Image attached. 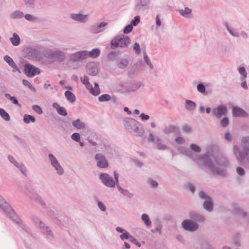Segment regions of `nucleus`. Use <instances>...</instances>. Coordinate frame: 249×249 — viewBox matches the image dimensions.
<instances>
[{"instance_id":"14","label":"nucleus","mask_w":249,"mask_h":249,"mask_svg":"<svg viewBox=\"0 0 249 249\" xmlns=\"http://www.w3.org/2000/svg\"><path fill=\"white\" fill-rule=\"evenodd\" d=\"M227 112V108L225 105L218 106L214 108L212 111L213 116H215L217 118L220 119L223 115H225Z\"/></svg>"},{"instance_id":"19","label":"nucleus","mask_w":249,"mask_h":249,"mask_svg":"<svg viewBox=\"0 0 249 249\" xmlns=\"http://www.w3.org/2000/svg\"><path fill=\"white\" fill-rule=\"evenodd\" d=\"M233 213L244 220L249 221V213L240 208L235 207L233 209Z\"/></svg>"},{"instance_id":"13","label":"nucleus","mask_w":249,"mask_h":249,"mask_svg":"<svg viewBox=\"0 0 249 249\" xmlns=\"http://www.w3.org/2000/svg\"><path fill=\"white\" fill-rule=\"evenodd\" d=\"M24 72L27 76L30 77L40 73L39 69L30 63L25 64Z\"/></svg>"},{"instance_id":"36","label":"nucleus","mask_w":249,"mask_h":249,"mask_svg":"<svg viewBox=\"0 0 249 249\" xmlns=\"http://www.w3.org/2000/svg\"><path fill=\"white\" fill-rule=\"evenodd\" d=\"M72 125L78 129H81L85 127V124L78 119L72 122Z\"/></svg>"},{"instance_id":"60","label":"nucleus","mask_w":249,"mask_h":249,"mask_svg":"<svg viewBox=\"0 0 249 249\" xmlns=\"http://www.w3.org/2000/svg\"><path fill=\"white\" fill-rule=\"evenodd\" d=\"M190 147L191 151L195 152H200L201 151L200 147L195 144H191Z\"/></svg>"},{"instance_id":"56","label":"nucleus","mask_w":249,"mask_h":249,"mask_svg":"<svg viewBox=\"0 0 249 249\" xmlns=\"http://www.w3.org/2000/svg\"><path fill=\"white\" fill-rule=\"evenodd\" d=\"M132 235H131L127 231L120 235V238L123 241L125 239H130Z\"/></svg>"},{"instance_id":"38","label":"nucleus","mask_w":249,"mask_h":249,"mask_svg":"<svg viewBox=\"0 0 249 249\" xmlns=\"http://www.w3.org/2000/svg\"><path fill=\"white\" fill-rule=\"evenodd\" d=\"M5 97L10 100L13 104L16 105L19 107H21V105L18 103V100L14 96H11L9 93H5Z\"/></svg>"},{"instance_id":"30","label":"nucleus","mask_w":249,"mask_h":249,"mask_svg":"<svg viewBox=\"0 0 249 249\" xmlns=\"http://www.w3.org/2000/svg\"><path fill=\"white\" fill-rule=\"evenodd\" d=\"M23 17L24 13L19 10H15L9 15V17L12 19H20Z\"/></svg>"},{"instance_id":"40","label":"nucleus","mask_w":249,"mask_h":249,"mask_svg":"<svg viewBox=\"0 0 249 249\" xmlns=\"http://www.w3.org/2000/svg\"><path fill=\"white\" fill-rule=\"evenodd\" d=\"M23 121L25 123L29 124L30 122H35L36 119L34 117L31 115L25 114L23 116Z\"/></svg>"},{"instance_id":"48","label":"nucleus","mask_w":249,"mask_h":249,"mask_svg":"<svg viewBox=\"0 0 249 249\" xmlns=\"http://www.w3.org/2000/svg\"><path fill=\"white\" fill-rule=\"evenodd\" d=\"M18 169L25 176L27 175V169L24 165L21 163H19L17 166H16Z\"/></svg>"},{"instance_id":"29","label":"nucleus","mask_w":249,"mask_h":249,"mask_svg":"<svg viewBox=\"0 0 249 249\" xmlns=\"http://www.w3.org/2000/svg\"><path fill=\"white\" fill-rule=\"evenodd\" d=\"M213 205L211 197L205 200L203 203V208L209 212H211L213 211Z\"/></svg>"},{"instance_id":"35","label":"nucleus","mask_w":249,"mask_h":249,"mask_svg":"<svg viewBox=\"0 0 249 249\" xmlns=\"http://www.w3.org/2000/svg\"><path fill=\"white\" fill-rule=\"evenodd\" d=\"M65 96L67 100L70 103H74L75 101L76 97L74 94L70 91H66Z\"/></svg>"},{"instance_id":"34","label":"nucleus","mask_w":249,"mask_h":249,"mask_svg":"<svg viewBox=\"0 0 249 249\" xmlns=\"http://www.w3.org/2000/svg\"><path fill=\"white\" fill-rule=\"evenodd\" d=\"M10 40L15 46H18L20 44V37L17 33L13 34V36L10 38Z\"/></svg>"},{"instance_id":"42","label":"nucleus","mask_w":249,"mask_h":249,"mask_svg":"<svg viewBox=\"0 0 249 249\" xmlns=\"http://www.w3.org/2000/svg\"><path fill=\"white\" fill-rule=\"evenodd\" d=\"M52 166L54 168L58 175L61 176L64 174L63 168L59 163Z\"/></svg>"},{"instance_id":"25","label":"nucleus","mask_w":249,"mask_h":249,"mask_svg":"<svg viewBox=\"0 0 249 249\" xmlns=\"http://www.w3.org/2000/svg\"><path fill=\"white\" fill-rule=\"evenodd\" d=\"M179 130L178 127L174 125H169L162 130V132L165 134H169L172 133H179Z\"/></svg>"},{"instance_id":"50","label":"nucleus","mask_w":249,"mask_h":249,"mask_svg":"<svg viewBox=\"0 0 249 249\" xmlns=\"http://www.w3.org/2000/svg\"><path fill=\"white\" fill-rule=\"evenodd\" d=\"M196 89H197V91L202 93V94H207L206 93V88H205V87L204 86V85L202 83H199L197 85V87H196Z\"/></svg>"},{"instance_id":"47","label":"nucleus","mask_w":249,"mask_h":249,"mask_svg":"<svg viewBox=\"0 0 249 249\" xmlns=\"http://www.w3.org/2000/svg\"><path fill=\"white\" fill-rule=\"evenodd\" d=\"M119 54V52L112 51L109 53L107 55L108 59L110 60H116L117 57Z\"/></svg>"},{"instance_id":"24","label":"nucleus","mask_w":249,"mask_h":249,"mask_svg":"<svg viewBox=\"0 0 249 249\" xmlns=\"http://www.w3.org/2000/svg\"><path fill=\"white\" fill-rule=\"evenodd\" d=\"M241 145L242 148L240 151H249V136L243 137L241 140Z\"/></svg>"},{"instance_id":"28","label":"nucleus","mask_w":249,"mask_h":249,"mask_svg":"<svg viewBox=\"0 0 249 249\" xmlns=\"http://www.w3.org/2000/svg\"><path fill=\"white\" fill-rule=\"evenodd\" d=\"M224 25L228 31V33L232 36L235 37H238L239 36L238 32L233 28L230 26L228 23L225 22L224 23Z\"/></svg>"},{"instance_id":"43","label":"nucleus","mask_w":249,"mask_h":249,"mask_svg":"<svg viewBox=\"0 0 249 249\" xmlns=\"http://www.w3.org/2000/svg\"><path fill=\"white\" fill-rule=\"evenodd\" d=\"M143 60L146 64L149 67L150 70H152L154 69V66L152 64L150 59L145 53L143 55Z\"/></svg>"},{"instance_id":"57","label":"nucleus","mask_w":249,"mask_h":249,"mask_svg":"<svg viewBox=\"0 0 249 249\" xmlns=\"http://www.w3.org/2000/svg\"><path fill=\"white\" fill-rule=\"evenodd\" d=\"M198 196L201 199L204 200V201L211 198L206 193L202 191L199 192Z\"/></svg>"},{"instance_id":"32","label":"nucleus","mask_w":249,"mask_h":249,"mask_svg":"<svg viewBox=\"0 0 249 249\" xmlns=\"http://www.w3.org/2000/svg\"><path fill=\"white\" fill-rule=\"evenodd\" d=\"M86 52L87 53V59L89 57L96 58L99 56L100 54V51L99 49L97 48L94 49L91 51H86Z\"/></svg>"},{"instance_id":"63","label":"nucleus","mask_w":249,"mask_h":249,"mask_svg":"<svg viewBox=\"0 0 249 249\" xmlns=\"http://www.w3.org/2000/svg\"><path fill=\"white\" fill-rule=\"evenodd\" d=\"M32 109L38 114H41L43 112L41 108L38 105H33Z\"/></svg>"},{"instance_id":"44","label":"nucleus","mask_w":249,"mask_h":249,"mask_svg":"<svg viewBox=\"0 0 249 249\" xmlns=\"http://www.w3.org/2000/svg\"><path fill=\"white\" fill-rule=\"evenodd\" d=\"M142 219L147 226H150L151 225V222L148 215L146 213H143L142 215Z\"/></svg>"},{"instance_id":"46","label":"nucleus","mask_w":249,"mask_h":249,"mask_svg":"<svg viewBox=\"0 0 249 249\" xmlns=\"http://www.w3.org/2000/svg\"><path fill=\"white\" fill-rule=\"evenodd\" d=\"M179 12L181 16L184 17H188V15L191 13L192 10L188 7H185L184 10H179Z\"/></svg>"},{"instance_id":"59","label":"nucleus","mask_w":249,"mask_h":249,"mask_svg":"<svg viewBox=\"0 0 249 249\" xmlns=\"http://www.w3.org/2000/svg\"><path fill=\"white\" fill-rule=\"evenodd\" d=\"M155 224H156V227L154 230L155 231L159 232V234H161V230L162 228V225H161V222L160 221H158L157 222H156Z\"/></svg>"},{"instance_id":"10","label":"nucleus","mask_w":249,"mask_h":249,"mask_svg":"<svg viewBox=\"0 0 249 249\" xmlns=\"http://www.w3.org/2000/svg\"><path fill=\"white\" fill-rule=\"evenodd\" d=\"M182 227L186 231L193 232L198 229L199 225L196 222L191 219H186L182 221Z\"/></svg>"},{"instance_id":"3","label":"nucleus","mask_w":249,"mask_h":249,"mask_svg":"<svg viewBox=\"0 0 249 249\" xmlns=\"http://www.w3.org/2000/svg\"><path fill=\"white\" fill-rule=\"evenodd\" d=\"M45 51V48L40 45L28 47L24 49L25 57L28 59L36 61L42 59Z\"/></svg>"},{"instance_id":"64","label":"nucleus","mask_w":249,"mask_h":249,"mask_svg":"<svg viewBox=\"0 0 249 249\" xmlns=\"http://www.w3.org/2000/svg\"><path fill=\"white\" fill-rule=\"evenodd\" d=\"M140 22V17L137 16L134 17V19L131 21V25L132 26H137Z\"/></svg>"},{"instance_id":"26","label":"nucleus","mask_w":249,"mask_h":249,"mask_svg":"<svg viewBox=\"0 0 249 249\" xmlns=\"http://www.w3.org/2000/svg\"><path fill=\"white\" fill-rule=\"evenodd\" d=\"M218 53L223 57H228L230 55L229 50L225 45H221L218 49Z\"/></svg>"},{"instance_id":"11","label":"nucleus","mask_w":249,"mask_h":249,"mask_svg":"<svg viewBox=\"0 0 249 249\" xmlns=\"http://www.w3.org/2000/svg\"><path fill=\"white\" fill-rule=\"evenodd\" d=\"M94 160L96 162V166L99 168H106L108 166L107 160L105 155L102 153H97L94 156Z\"/></svg>"},{"instance_id":"21","label":"nucleus","mask_w":249,"mask_h":249,"mask_svg":"<svg viewBox=\"0 0 249 249\" xmlns=\"http://www.w3.org/2000/svg\"><path fill=\"white\" fill-rule=\"evenodd\" d=\"M3 59L12 68H13V72H15L18 71L20 72L19 68L11 57L8 55H5L4 56Z\"/></svg>"},{"instance_id":"27","label":"nucleus","mask_w":249,"mask_h":249,"mask_svg":"<svg viewBox=\"0 0 249 249\" xmlns=\"http://www.w3.org/2000/svg\"><path fill=\"white\" fill-rule=\"evenodd\" d=\"M232 113L233 116L244 117L247 115L246 112L238 107H234Z\"/></svg>"},{"instance_id":"52","label":"nucleus","mask_w":249,"mask_h":249,"mask_svg":"<svg viewBox=\"0 0 249 249\" xmlns=\"http://www.w3.org/2000/svg\"><path fill=\"white\" fill-rule=\"evenodd\" d=\"M26 6L30 8H34L35 5V0H24Z\"/></svg>"},{"instance_id":"62","label":"nucleus","mask_w":249,"mask_h":249,"mask_svg":"<svg viewBox=\"0 0 249 249\" xmlns=\"http://www.w3.org/2000/svg\"><path fill=\"white\" fill-rule=\"evenodd\" d=\"M71 139L76 142H79L80 136L78 133H74L71 135Z\"/></svg>"},{"instance_id":"54","label":"nucleus","mask_w":249,"mask_h":249,"mask_svg":"<svg viewBox=\"0 0 249 249\" xmlns=\"http://www.w3.org/2000/svg\"><path fill=\"white\" fill-rule=\"evenodd\" d=\"M25 19L29 21L35 22L37 20V18L34 16L27 14L24 15Z\"/></svg>"},{"instance_id":"41","label":"nucleus","mask_w":249,"mask_h":249,"mask_svg":"<svg viewBox=\"0 0 249 249\" xmlns=\"http://www.w3.org/2000/svg\"><path fill=\"white\" fill-rule=\"evenodd\" d=\"M238 71L242 75L240 78V80H245L247 76V73L246 71L245 68L244 67H240L238 69Z\"/></svg>"},{"instance_id":"49","label":"nucleus","mask_w":249,"mask_h":249,"mask_svg":"<svg viewBox=\"0 0 249 249\" xmlns=\"http://www.w3.org/2000/svg\"><path fill=\"white\" fill-rule=\"evenodd\" d=\"M111 99L110 95L107 94H104L98 97L99 102H103L105 101H108Z\"/></svg>"},{"instance_id":"16","label":"nucleus","mask_w":249,"mask_h":249,"mask_svg":"<svg viewBox=\"0 0 249 249\" xmlns=\"http://www.w3.org/2000/svg\"><path fill=\"white\" fill-rule=\"evenodd\" d=\"M188 217L190 219L197 222L203 223L205 222L206 219L205 217L200 213L195 211H190L188 213Z\"/></svg>"},{"instance_id":"61","label":"nucleus","mask_w":249,"mask_h":249,"mask_svg":"<svg viewBox=\"0 0 249 249\" xmlns=\"http://www.w3.org/2000/svg\"><path fill=\"white\" fill-rule=\"evenodd\" d=\"M57 113L62 116H65L67 115V110L65 108L62 107H60L59 109L57 110Z\"/></svg>"},{"instance_id":"20","label":"nucleus","mask_w":249,"mask_h":249,"mask_svg":"<svg viewBox=\"0 0 249 249\" xmlns=\"http://www.w3.org/2000/svg\"><path fill=\"white\" fill-rule=\"evenodd\" d=\"M70 18L76 21L81 23H86L88 20L89 15L81 14H71Z\"/></svg>"},{"instance_id":"51","label":"nucleus","mask_w":249,"mask_h":249,"mask_svg":"<svg viewBox=\"0 0 249 249\" xmlns=\"http://www.w3.org/2000/svg\"><path fill=\"white\" fill-rule=\"evenodd\" d=\"M48 158L50 161L51 162L52 166H53L58 163L57 160L53 154H49L48 155Z\"/></svg>"},{"instance_id":"23","label":"nucleus","mask_w":249,"mask_h":249,"mask_svg":"<svg viewBox=\"0 0 249 249\" xmlns=\"http://www.w3.org/2000/svg\"><path fill=\"white\" fill-rule=\"evenodd\" d=\"M140 124H135L132 128V133L133 134L138 137H142L144 133V129L142 127H140Z\"/></svg>"},{"instance_id":"33","label":"nucleus","mask_w":249,"mask_h":249,"mask_svg":"<svg viewBox=\"0 0 249 249\" xmlns=\"http://www.w3.org/2000/svg\"><path fill=\"white\" fill-rule=\"evenodd\" d=\"M196 106V104L192 101L189 100H186L185 101V107L188 110L192 111L194 110Z\"/></svg>"},{"instance_id":"2","label":"nucleus","mask_w":249,"mask_h":249,"mask_svg":"<svg viewBox=\"0 0 249 249\" xmlns=\"http://www.w3.org/2000/svg\"><path fill=\"white\" fill-rule=\"evenodd\" d=\"M0 208H1L6 216L10 218L12 220L19 224L21 227L26 231H28L29 228L22 222L21 219L18 217L14 212L12 208L0 196Z\"/></svg>"},{"instance_id":"18","label":"nucleus","mask_w":249,"mask_h":249,"mask_svg":"<svg viewBox=\"0 0 249 249\" xmlns=\"http://www.w3.org/2000/svg\"><path fill=\"white\" fill-rule=\"evenodd\" d=\"M107 25V23L102 22L99 24H96L91 25L89 28V31L92 34H98L104 30V28Z\"/></svg>"},{"instance_id":"12","label":"nucleus","mask_w":249,"mask_h":249,"mask_svg":"<svg viewBox=\"0 0 249 249\" xmlns=\"http://www.w3.org/2000/svg\"><path fill=\"white\" fill-rule=\"evenodd\" d=\"M26 195L31 201L40 205L43 208H48L47 205L44 200L37 194L28 192L26 193Z\"/></svg>"},{"instance_id":"5","label":"nucleus","mask_w":249,"mask_h":249,"mask_svg":"<svg viewBox=\"0 0 249 249\" xmlns=\"http://www.w3.org/2000/svg\"><path fill=\"white\" fill-rule=\"evenodd\" d=\"M131 42L130 38L127 36L121 35L115 36L110 42V48L112 49L120 47L127 48Z\"/></svg>"},{"instance_id":"39","label":"nucleus","mask_w":249,"mask_h":249,"mask_svg":"<svg viewBox=\"0 0 249 249\" xmlns=\"http://www.w3.org/2000/svg\"><path fill=\"white\" fill-rule=\"evenodd\" d=\"M141 86V83L137 82L131 84L129 87L128 90L131 91H134L139 89Z\"/></svg>"},{"instance_id":"53","label":"nucleus","mask_w":249,"mask_h":249,"mask_svg":"<svg viewBox=\"0 0 249 249\" xmlns=\"http://www.w3.org/2000/svg\"><path fill=\"white\" fill-rule=\"evenodd\" d=\"M22 83L24 86H27L33 92H36V89L31 84V83L28 80L25 79L22 80Z\"/></svg>"},{"instance_id":"9","label":"nucleus","mask_w":249,"mask_h":249,"mask_svg":"<svg viewBox=\"0 0 249 249\" xmlns=\"http://www.w3.org/2000/svg\"><path fill=\"white\" fill-rule=\"evenodd\" d=\"M48 57L59 62H62L66 59V54L64 51L61 50H49Z\"/></svg>"},{"instance_id":"1","label":"nucleus","mask_w":249,"mask_h":249,"mask_svg":"<svg viewBox=\"0 0 249 249\" xmlns=\"http://www.w3.org/2000/svg\"><path fill=\"white\" fill-rule=\"evenodd\" d=\"M178 150L196 162L202 168L209 171L211 175L222 178L228 177L227 169L230 166V163L226 157L223 155L214 156L211 149L208 150L201 155L194 153L185 147H180Z\"/></svg>"},{"instance_id":"8","label":"nucleus","mask_w":249,"mask_h":249,"mask_svg":"<svg viewBox=\"0 0 249 249\" xmlns=\"http://www.w3.org/2000/svg\"><path fill=\"white\" fill-rule=\"evenodd\" d=\"M87 54L86 50L79 51L72 53L69 56V61L71 63L81 62L87 59Z\"/></svg>"},{"instance_id":"22","label":"nucleus","mask_w":249,"mask_h":249,"mask_svg":"<svg viewBox=\"0 0 249 249\" xmlns=\"http://www.w3.org/2000/svg\"><path fill=\"white\" fill-rule=\"evenodd\" d=\"M116 64L120 69H124L128 66L129 61L127 58H119L116 60Z\"/></svg>"},{"instance_id":"45","label":"nucleus","mask_w":249,"mask_h":249,"mask_svg":"<svg viewBox=\"0 0 249 249\" xmlns=\"http://www.w3.org/2000/svg\"><path fill=\"white\" fill-rule=\"evenodd\" d=\"M0 115L6 121H9L10 119L9 115L2 108H0Z\"/></svg>"},{"instance_id":"4","label":"nucleus","mask_w":249,"mask_h":249,"mask_svg":"<svg viewBox=\"0 0 249 249\" xmlns=\"http://www.w3.org/2000/svg\"><path fill=\"white\" fill-rule=\"evenodd\" d=\"M33 221L36 226L41 230L42 233L46 239L50 241L53 240L54 237V233L49 227L46 225L38 217H33Z\"/></svg>"},{"instance_id":"58","label":"nucleus","mask_w":249,"mask_h":249,"mask_svg":"<svg viewBox=\"0 0 249 249\" xmlns=\"http://www.w3.org/2000/svg\"><path fill=\"white\" fill-rule=\"evenodd\" d=\"M105 153L107 156H111L113 154V149L109 145H104Z\"/></svg>"},{"instance_id":"15","label":"nucleus","mask_w":249,"mask_h":249,"mask_svg":"<svg viewBox=\"0 0 249 249\" xmlns=\"http://www.w3.org/2000/svg\"><path fill=\"white\" fill-rule=\"evenodd\" d=\"M86 71L89 75H96L98 72L96 63L93 62L88 63L86 66Z\"/></svg>"},{"instance_id":"7","label":"nucleus","mask_w":249,"mask_h":249,"mask_svg":"<svg viewBox=\"0 0 249 249\" xmlns=\"http://www.w3.org/2000/svg\"><path fill=\"white\" fill-rule=\"evenodd\" d=\"M233 154L238 163L241 164L246 160L249 164V150L247 151H240L239 147L237 145L233 146Z\"/></svg>"},{"instance_id":"55","label":"nucleus","mask_w":249,"mask_h":249,"mask_svg":"<svg viewBox=\"0 0 249 249\" xmlns=\"http://www.w3.org/2000/svg\"><path fill=\"white\" fill-rule=\"evenodd\" d=\"M147 183L152 188H157L158 186V183L157 181L153 180L151 178H149L147 180Z\"/></svg>"},{"instance_id":"31","label":"nucleus","mask_w":249,"mask_h":249,"mask_svg":"<svg viewBox=\"0 0 249 249\" xmlns=\"http://www.w3.org/2000/svg\"><path fill=\"white\" fill-rule=\"evenodd\" d=\"M154 143L156 144L157 148L160 150H165L168 148V146L163 143L161 139L159 137L156 138V142Z\"/></svg>"},{"instance_id":"17","label":"nucleus","mask_w":249,"mask_h":249,"mask_svg":"<svg viewBox=\"0 0 249 249\" xmlns=\"http://www.w3.org/2000/svg\"><path fill=\"white\" fill-rule=\"evenodd\" d=\"M124 126L126 130L132 133V128L135 124H139V122L134 119L125 118L124 119Z\"/></svg>"},{"instance_id":"37","label":"nucleus","mask_w":249,"mask_h":249,"mask_svg":"<svg viewBox=\"0 0 249 249\" xmlns=\"http://www.w3.org/2000/svg\"><path fill=\"white\" fill-rule=\"evenodd\" d=\"M149 2V0H140L139 2L136 5V9L137 10H140L141 7H144L148 5Z\"/></svg>"},{"instance_id":"6","label":"nucleus","mask_w":249,"mask_h":249,"mask_svg":"<svg viewBox=\"0 0 249 249\" xmlns=\"http://www.w3.org/2000/svg\"><path fill=\"white\" fill-rule=\"evenodd\" d=\"M114 179L107 173H102L99 175V179L102 183L106 186L109 188H114L116 184L118 183L119 174L114 171L113 172Z\"/></svg>"}]
</instances>
